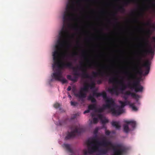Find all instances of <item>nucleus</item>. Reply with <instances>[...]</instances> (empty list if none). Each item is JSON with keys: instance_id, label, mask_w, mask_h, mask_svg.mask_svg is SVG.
Wrapping results in <instances>:
<instances>
[{"instance_id": "obj_41", "label": "nucleus", "mask_w": 155, "mask_h": 155, "mask_svg": "<svg viewBox=\"0 0 155 155\" xmlns=\"http://www.w3.org/2000/svg\"><path fill=\"white\" fill-rule=\"evenodd\" d=\"M78 55V53L76 52H73L72 54V56H74L76 55Z\"/></svg>"}, {"instance_id": "obj_48", "label": "nucleus", "mask_w": 155, "mask_h": 155, "mask_svg": "<svg viewBox=\"0 0 155 155\" xmlns=\"http://www.w3.org/2000/svg\"><path fill=\"white\" fill-rule=\"evenodd\" d=\"M134 21H135V22H137L138 21V19H135L134 20Z\"/></svg>"}, {"instance_id": "obj_54", "label": "nucleus", "mask_w": 155, "mask_h": 155, "mask_svg": "<svg viewBox=\"0 0 155 155\" xmlns=\"http://www.w3.org/2000/svg\"><path fill=\"white\" fill-rule=\"evenodd\" d=\"M67 54H64V56L65 57L66 56H67Z\"/></svg>"}, {"instance_id": "obj_43", "label": "nucleus", "mask_w": 155, "mask_h": 155, "mask_svg": "<svg viewBox=\"0 0 155 155\" xmlns=\"http://www.w3.org/2000/svg\"><path fill=\"white\" fill-rule=\"evenodd\" d=\"M98 131V129L97 128H96L94 131V134H97Z\"/></svg>"}, {"instance_id": "obj_5", "label": "nucleus", "mask_w": 155, "mask_h": 155, "mask_svg": "<svg viewBox=\"0 0 155 155\" xmlns=\"http://www.w3.org/2000/svg\"><path fill=\"white\" fill-rule=\"evenodd\" d=\"M106 104H104L102 107L104 110L108 109L113 116H117L121 114L123 110L119 106L116 105L114 101L111 100L105 101Z\"/></svg>"}, {"instance_id": "obj_53", "label": "nucleus", "mask_w": 155, "mask_h": 155, "mask_svg": "<svg viewBox=\"0 0 155 155\" xmlns=\"http://www.w3.org/2000/svg\"><path fill=\"white\" fill-rule=\"evenodd\" d=\"M78 28L77 27H75V29L76 30H78Z\"/></svg>"}, {"instance_id": "obj_23", "label": "nucleus", "mask_w": 155, "mask_h": 155, "mask_svg": "<svg viewBox=\"0 0 155 155\" xmlns=\"http://www.w3.org/2000/svg\"><path fill=\"white\" fill-rule=\"evenodd\" d=\"M153 24L152 23L151 21V19H149L148 21L145 24V25L149 27L150 28L151 27L152 25Z\"/></svg>"}, {"instance_id": "obj_38", "label": "nucleus", "mask_w": 155, "mask_h": 155, "mask_svg": "<svg viewBox=\"0 0 155 155\" xmlns=\"http://www.w3.org/2000/svg\"><path fill=\"white\" fill-rule=\"evenodd\" d=\"M93 95H89L88 97V99L89 100H91L93 98Z\"/></svg>"}, {"instance_id": "obj_17", "label": "nucleus", "mask_w": 155, "mask_h": 155, "mask_svg": "<svg viewBox=\"0 0 155 155\" xmlns=\"http://www.w3.org/2000/svg\"><path fill=\"white\" fill-rule=\"evenodd\" d=\"M100 96H102L104 99L105 100V101H107V100H111L112 101H114L113 99L112 98H108L107 97V94L105 92H103L101 93L100 94Z\"/></svg>"}, {"instance_id": "obj_24", "label": "nucleus", "mask_w": 155, "mask_h": 155, "mask_svg": "<svg viewBox=\"0 0 155 155\" xmlns=\"http://www.w3.org/2000/svg\"><path fill=\"white\" fill-rule=\"evenodd\" d=\"M100 93H97L96 92L94 91L93 92V95L94 96H95L96 97H98L100 96Z\"/></svg>"}, {"instance_id": "obj_19", "label": "nucleus", "mask_w": 155, "mask_h": 155, "mask_svg": "<svg viewBox=\"0 0 155 155\" xmlns=\"http://www.w3.org/2000/svg\"><path fill=\"white\" fill-rule=\"evenodd\" d=\"M63 146V147L65 148L68 152L71 153H72L73 150L71 148L69 144H64Z\"/></svg>"}, {"instance_id": "obj_29", "label": "nucleus", "mask_w": 155, "mask_h": 155, "mask_svg": "<svg viewBox=\"0 0 155 155\" xmlns=\"http://www.w3.org/2000/svg\"><path fill=\"white\" fill-rule=\"evenodd\" d=\"M101 121L102 123L103 124H104L107 123L108 122V120L106 119L102 120Z\"/></svg>"}, {"instance_id": "obj_21", "label": "nucleus", "mask_w": 155, "mask_h": 155, "mask_svg": "<svg viewBox=\"0 0 155 155\" xmlns=\"http://www.w3.org/2000/svg\"><path fill=\"white\" fill-rule=\"evenodd\" d=\"M130 107H131L132 110L134 111H137V108L134 105V103H131L130 102V104L129 105Z\"/></svg>"}, {"instance_id": "obj_49", "label": "nucleus", "mask_w": 155, "mask_h": 155, "mask_svg": "<svg viewBox=\"0 0 155 155\" xmlns=\"http://www.w3.org/2000/svg\"><path fill=\"white\" fill-rule=\"evenodd\" d=\"M68 97L69 98H71V95H70V94H69V95H68Z\"/></svg>"}, {"instance_id": "obj_51", "label": "nucleus", "mask_w": 155, "mask_h": 155, "mask_svg": "<svg viewBox=\"0 0 155 155\" xmlns=\"http://www.w3.org/2000/svg\"><path fill=\"white\" fill-rule=\"evenodd\" d=\"M91 115L92 117H94V114H91Z\"/></svg>"}, {"instance_id": "obj_31", "label": "nucleus", "mask_w": 155, "mask_h": 155, "mask_svg": "<svg viewBox=\"0 0 155 155\" xmlns=\"http://www.w3.org/2000/svg\"><path fill=\"white\" fill-rule=\"evenodd\" d=\"M151 42L155 44V37L153 36L150 38Z\"/></svg>"}, {"instance_id": "obj_22", "label": "nucleus", "mask_w": 155, "mask_h": 155, "mask_svg": "<svg viewBox=\"0 0 155 155\" xmlns=\"http://www.w3.org/2000/svg\"><path fill=\"white\" fill-rule=\"evenodd\" d=\"M117 10L121 12H124L125 11L124 7L122 5L119 6L117 8Z\"/></svg>"}, {"instance_id": "obj_50", "label": "nucleus", "mask_w": 155, "mask_h": 155, "mask_svg": "<svg viewBox=\"0 0 155 155\" xmlns=\"http://www.w3.org/2000/svg\"><path fill=\"white\" fill-rule=\"evenodd\" d=\"M76 90L75 88H73L72 90L73 91H74Z\"/></svg>"}, {"instance_id": "obj_20", "label": "nucleus", "mask_w": 155, "mask_h": 155, "mask_svg": "<svg viewBox=\"0 0 155 155\" xmlns=\"http://www.w3.org/2000/svg\"><path fill=\"white\" fill-rule=\"evenodd\" d=\"M96 108V106L95 104H91L88 106V109L90 110H95Z\"/></svg>"}, {"instance_id": "obj_18", "label": "nucleus", "mask_w": 155, "mask_h": 155, "mask_svg": "<svg viewBox=\"0 0 155 155\" xmlns=\"http://www.w3.org/2000/svg\"><path fill=\"white\" fill-rule=\"evenodd\" d=\"M112 126L115 127L117 130H119L120 127V126L118 122L116 121H113L111 123Z\"/></svg>"}, {"instance_id": "obj_3", "label": "nucleus", "mask_w": 155, "mask_h": 155, "mask_svg": "<svg viewBox=\"0 0 155 155\" xmlns=\"http://www.w3.org/2000/svg\"><path fill=\"white\" fill-rule=\"evenodd\" d=\"M74 0H69L66 5V10L64 12L63 16V25L62 29L59 32V37H61V35L65 36L67 38L69 35V32L66 27L68 22L71 20L74 15L71 12L74 9L73 5Z\"/></svg>"}, {"instance_id": "obj_55", "label": "nucleus", "mask_w": 155, "mask_h": 155, "mask_svg": "<svg viewBox=\"0 0 155 155\" xmlns=\"http://www.w3.org/2000/svg\"><path fill=\"white\" fill-rule=\"evenodd\" d=\"M84 53L85 51H83V52Z\"/></svg>"}, {"instance_id": "obj_1", "label": "nucleus", "mask_w": 155, "mask_h": 155, "mask_svg": "<svg viewBox=\"0 0 155 155\" xmlns=\"http://www.w3.org/2000/svg\"><path fill=\"white\" fill-rule=\"evenodd\" d=\"M67 38L65 37V36L64 35H61V37H59L55 45L56 49L53 53L54 62L52 67L54 72L51 75L52 77L56 80L61 81L62 84L67 83V81L62 76L61 71L63 68L67 67L73 69V74L74 76L72 78L71 75H68L67 77L68 80L74 82H77L78 77L80 76L84 78H90V77L87 72V69L85 65L75 68L73 67L72 64L71 62H64L60 61V55L63 48L65 45L68 48L71 46V44L68 42Z\"/></svg>"}, {"instance_id": "obj_15", "label": "nucleus", "mask_w": 155, "mask_h": 155, "mask_svg": "<svg viewBox=\"0 0 155 155\" xmlns=\"http://www.w3.org/2000/svg\"><path fill=\"white\" fill-rule=\"evenodd\" d=\"M122 94L127 96L131 95L132 97L135 99H137L139 97V96L138 95L134 93H132L130 91H126L124 93H122Z\"/></svg>"}, {"instance_id": "obj_11", "label": "nucleus", "mask_w": 155, "mask_h": 155, "mask_svg": "<svg viewBox=\"0 0 155 155\" xmlns=\"http://www.w3.org/2000/svg\"><path fill=\"white\" fill-rule=\"evenodd\" d=\"M109 82L110 83H114L116 82L117 84H119L120 87L119 89L121 91H123L127 88L126 85L123 81H116V79L115 78L113 77L110 78L109 80Z\"/></svg>"}, {"instance_id": "obj_27", "label": "nucleus", "mask_w": 155, "mask_h": 155, "mask_svg": "<svg viewBox=\"0 0 155 155\" xmlns=\"http://www.w3.org/2000/svg\"><path fill=\"white\" fill-rule=\"evenodd\" d=\"M104 110L102 107L98 108L97 110V111L99 113H102L103 112Z\"/></svg>"}, {"instance_id": "obj_16", "label": "nucleus", "mask_w": 155, "mask_h": 155, "mask_svg": "<svg viewBox=\"0 0 155 155\" xmlns=\"http://www.w3.org/2000/svg\"><path fill=\"white\" fill-rule=\"evenodd\" d=\"M130 101H125L124 102L121 101H119V103L121 104V106H119L123 110V112L121 114L124 112V110L123 109V108L126 105H129L130 104Z\"/></svg>"}, {"instance_id": "obj_52", "label": "nucleus", "mask_w": 155, "mask_h": 155, "mask_svg": "<svg viewBox=\"0 0 155 155\" xmlns=\"http://www.w3.org/2000/svg\"><path fill=\"white\" fill-rule=\"evenodd\" d=\"M106 67H102V68L103 69H104V68H105Z\"/></svg>"}, {"instance_id": "obj_30", "label": "nucleus", "mask_w": 155, "mask_h": 155, "mask_svg": "<svg viewBox=\"0 0 155 155\" xmlns=\"http://www.w3.org/2000/svg\"><path fill=\"white\" fill-rule=\"evenodd\" d=\"M93 122L94 124H96L97 123L98 120L97 118L94 117L93 118Z\"/></svg>"}, {"instance_id": "obj_47", "label": "nucleus", "mask_w": 155, "mask_h": 155, "mask_svg": "<svg viewBox=\"0 0 155 155\" xmlns=\"http://www.w3.org/2000/svg\"><path fill=\"white\" fill-rule=\"evenodd\" d=\"M83 58H84V59H86V56L85 55H83Z\"/></svg>"}, {"instance_id": "obj_37", "label": "nucleus", "mask_w": 155, "mask_h": 155, "mask_svg": "<svg viewBox=\"0 0 155 155\" xmlns=\"http://www.w3.org/2000/svg\"><path fill=\"white\" fill-rule=\"evenodd\" d=\"M116 14L115 13H113L112 14V16L114 17V19L117 21V19L116 17Z\"/></svg>"}, {"instance_id": "obj_33", "label": "nucleus", "mask_w": 155, "mask_h": 155, "mask_svg": "<svg viewBox=\"0 0 155 155\" xmlns=\"http://www.w3.org/2000/svg\"><path fill=\"white\" fill-rule=\"evenodd\" d=\"M97 117L100 120H102L103 115L101 114H99L97 115Z\"/></svg>"}, {"instance_id": "obj_6", "label": "nucleus", "mask_w": 155, "mask_h": 155, "mask_svg": "<svg viewBox=\"0 0 155 155\" xmlns=\"http://www.w3.org/2000/svg\"><path fill=\"white\" fill-rule=\"evenodd\" d=\"M142 51H141L140 53L137 58V65L135 68L133 70V73H129L130 75V78L132 80H134L137 78V75L139 74L142 75L143 74V71L142 69V67L140 66L141 62L143 58L146 56L147 54L145 53L143 55H142Z\"/></svg>"}, {"instance_id": "obj_7", "label": "nucleus", "mask_w": 155, "mask_h": 155, "mask_svg": "<svg viewBox=\"0 0 155 155\" xmlns=\"http://www.w3.org/2000/svg\"><path fill=\"white\" fill-rule=\"evenodd\" d=\"M95 83L94 82H92L91 84L86 83L83 88H81L78 94H74L75 95L81 99L82 101H84L83 98H85L86 97V93L88 92L89 88L91 89H92L95 87Z\"/></svg>"}, {"instance_id": "obj_10", "label": "nucleus", "mask_w": 155, "mask_h": 155, "mask_svg": "<svg viewBox=\"0 0 155 155\" xmlns=\"http://www.w3.org/2000/svg\"><path fill=\"white\" fill-rule=\"evenodd\" d=\"M123 126V130L126 133H128L130 131L133 130L135 127L136 123L133 120H126Z\"/></svg>"}, {"instance_id": "obj_42", "label": "nucleus", "mask_w": 155, "mask_h": 155, "mask_svg": "<svg viewBox=\"0 0 155 155\" xmlns=\"http://www.w3.org/2000/svg\"><path fill=\"white\" fill-rule=\"evenodd\" d=\"M90 110L89 109H88V110H85L84 112V114H85L88 113H89L90 112Z\"/></svg>"}, {"instance_id": "obj_2", "label": "nucleus", "mask_w": 155, "mask_h": 155, "mask_svg": "<svg viewBox=\"0 0 155 155\" xmlns=\"http://www.w3.org/2000/svg\"><path fill=\"white\" fill-rule=\"evenodd\" d=\"M86 143L88 150H83L84 155L92 154L97 152L100 155H104L111 149L113 150L112 155H124L127 152L126 147L122 144L118 143L114 145L111 142L107 140L105 137L101 141H98L95 138H91L87 140Z\"/></svg>"}, {"instance_id": "obj_12", "label": "nucleus", "mask_w": 155, "mask_h": 155, "mask_svg": "<svg viewBox=\"0 0 155 155\" xmlns=\"http://www.w3.org/2000/svg\"><path fill=\"white\" fill-rule=\"evenodd\" d=\"M92 75L93 77H96L98 76L103 77L104 76L108 77L109 76V73L105 71H102L100 70L98 72H92Z\"/></svg>"}, {"instance_id": "obj_28", "label": "nucleus", "mask_w": 155, "mask_h": 155, "mask_svg": "<svg viewBox=\"0 0 155 155\" xmlns=\"http://www.w3.org/2000/svg\"><path fill=\"white\" fill-rule=\"evenodd\" d=\"M149 8H151L155 13V5L153 4V5H151L149 6Z\"/></svg>"}, {"instance_id": "obj_40", "label": "nucleus", "mask_w": 155, "mask_h": 155, "mask_svg": "<svg viewBox=\"0 0 155 155\" xmlns=\"http://www.w3.org/2000/svg\"><path fill=\"white\" fill-rule=\"evenodd\" d=\"M91 102L92 103H94L96 102V100L95 99V98L93 97V98L91 100Z\"/></svg>"}, {"instance_id": "obj_4", "label": "nucleus", "mask_w": 155, "mask_h": 155, "mask_svg": "<svg viewBox=\"0 0 155 155\" xmlns=\"http://www.w3.org/2000/svg\"><path fill=\"white\" fill-rule=\"evenodd\" d=\"M152 32L149 29H147L146 31V38L144 39L143 44L141 45L143 48L141 51H142V55H143L145 53L148 54L150 53L151 55L154 54V48H153L150 43L149 39L150 38Z\"/></svg>"}, {"instance_id": "obj_34", "label": "nucleus", "mask_w": 155, "mask_h": 155, "mask_svg": "<svg viewBox=\"0 0 155 155\" xmlns=\"http://www.w3.org/2000/svg\"><path fill=\"white\" fill-rule=\"evenodd\" d=\"M150 28L152 29L153 30H155V23H153Z\"/></svg>"}, {"instance_id": "obj_14", "label": "nucleus", "mask_w": 155, "mask_h": 155, "mask_svg": "<svg viewBox=\"0 0 155 155\" xmlns=\"http://www.w3.org/2000/svg\"><path fill=\"white\" fill-rule=\"evenodd\" d=\"M118 87L117 86H115L112 88H109L108 89V91L112 94H115L118 95Z\"/></svg>"}, {"instance_id": "obj_8", "label": "nucleus", "mask_w": 155, "mask_h": 155, "mask_svg": "<svg viewBox=\"0 0 155 155\" xmlns=\"http://www.w3.org/2000/svg\"><path fill=\"white\" fill-rule=\"evenodd\" d=\"M70 129L71 131L68 132V134L65 137V139L66 140L74 137L77 134H79L84 131V129L79 125L78 126L73 125L70 126Z\"/></svg>"}, {"instance_id": "obj_32", "label": "nucleus", "mask_w": 155, "mask_h": 155, "mask_svg": "<svg viewBox=\"0 0 155 155\" xmlns=\"http://www.w3.org/2000/svg\"><path fill=\"white\" fill-rule=\"evenodd\" d=\"M54 107L56 108H58L60 107V104L58 103H55L54 105Z\"/></svg>"}, {"instance_id": "obj_36", "label": "nucleus", "mask_w": 155, "mask_h": 155, "mask_svg": "<svg viewBox=\"0 0 155 155\" xmlns=\"http://www.w3.org/2000/svg\"><path fill=\"white\" fill-rule=\"evenodd\" d=\"M110 133V132L108 130H106L105 131V134L106 135L109 136Z\"/></svg>"}, {"instance_id": "obj_39", "label": "nucleus", "mask_w": 155, "mask_h": 155, "mask_svg": "<svg viewBox=\"0 0 155 155\" xmlns=\"http://www.w3.org/2000/svg\"><path fill=\"white\" fill-rule=\"evenodd\" d=\"M77 117V115L76 114L74 115L73 116L71 117V119L73 120L75 118H76Z\"/></svg>"}, {"instance_id": "obj_46", "label": "nucleus", "mask_w": 155, "mask_h": 155, "mask_svg": "<svg viewBox=\"0 0 155 155\" xmlns=\"http://www.w3.org/2000/svg\"><path fill=\"white\" fill-rule=\"evenodd\" d=\"M97 82L98 84H100L101 83V81L100 80H98V81Z\"/></svg>"}, {"instance_id": "obj_26", "label": "nucleus", "mask_w": 155, "mask_h": 155, "mask_svg": "<svg viewBox=\"0 0 155 155\" xmlns=\"http://www.w3.org/2000/svg\"><path fill=\"white\" fill-rule=\"evenodd\" d=\"M71 105L73 106H77L78 104V103L77 102H74L71 101Z\"/></svg>"}, {"instance_id": "obj_13", "label": "nucleus", "mask_w": 155, "mask_h": 155, "mask_svg": "<svg viewBox=\"0 0 155 155\" xmlns=\"http://www.w3.org/2000/svg\"><path fill=\"white\" fill-rule=\"evenodd\" d=\"M150 64L151 62L149 60H148L142 65V66L145 67L146 69L144 74V75H146L149 73L150 70Z\"/></svg>"}, {"instance_id": "obj_56", "label": "nucleus", "mask_w": 155, "mask_h": 155, "mask_svg": "<svg viewBox=\"0 0 155 155\" xmlns=\"http://www.w3.org/2000/svg\"><path fill=\"white\" fill-rule=\"evenodd\" d=\"M155 47V45H154V48Z\"/></svg>"}, {"instance_id": "obj_35", "label": "nucleus", "mask_w": 155, "mask_h": 155, "mask_svg": "<svg viewBox=\"0 0 155 155\" xmlns=\"http://www.w3.org/2000/svg\"><path fill=\"white\" fill-rule=\"evenodd\" d=\"M122 97L124 99L125 101H127V100L128 98V96L124 94L123 96H122Z\"/></svg>"}, {"instance_id": "obj_44", "label": "nucleus", "mask_w": 155, "mask_h": 155, "mask_svg": "<svg viewBox=\"0 0 155 155\" xmlns=\"http://www.w3.org/2000/svg\"><path fill=\"white\" fill-rule=\"evenodd\" d=\"M71 87L70 86H69L67 88V90L68 91H70L71 90Z\"/></svg>"}, {"instance_id": "obj_25", "label": "nucleus", "mask_w": 155, "mask_h": 155, "mask_svg": "<svg viewBox=\"0 0 155 155\" xmlns=\"http://www.w3.org/2000/svg\"><path fill=\"white\" fill-rule=\"evenodd\" d=\"M131 0H127L125 1L124 2V4L125 6H127L130 3Z\"/></svg>"}, {"instance_id": "obj_45", "label": "nucleus", "mask_w": 155, "mask_h": 155, "mask_svg": "<svg viewBox=\"0 0 155 155\" xmlns=\"http://www.w3.org/2000/svg\"><path fill=\"white\" fill-rule=\"evenodd\" d=\"M93 66V65L91 64H90L89 65V67L90 68H92V66Z\"/></svg>"}, {"instance_id": "obj_9", "label": "nucleus", "mask_w": 155, "mask_h": 155, "mask_svg": "<svg viewBox=\"0 0 155 155\" xmlns=\"http://www.w3.org/2000/svg\"><path fill=\"white\" fill-rule=\"evenodd\" d=\"M128 80L130 81H133L132 84L129 83L128 84V87L131 89H134L135 92H142L143 89V87L140 84V81L138 80L135 81L137 78L134 80L131 79L130 78V75H129Z\"/></svg>"}]
</instances>
